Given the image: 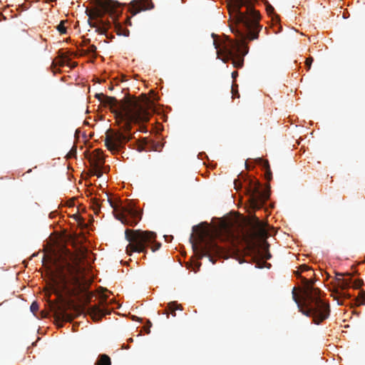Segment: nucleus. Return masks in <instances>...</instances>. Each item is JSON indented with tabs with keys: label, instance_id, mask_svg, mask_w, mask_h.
<instances>
[{
	"label": "nucleus",
	"instance_id": "obj_1",
	"mask_svg": "<svg viewBox=\"0 0 365 365\" xmlns=\"http://www.w3.org/2000/svg\"><path fill=\"white\" fill-rule=\"evenodd\" d=\"M257 0H230L228 11L230 18L235 21V28H231L232 33L240 38V41L227 39L220 45L214 42L217 53L225 63L231 60L234 67L242 68L244 56L248 53V47L245 45V40L252 41L258 38L262 29L259 25L260 14L254 9Z\"/></svg>",
	"mask_w": 365,
	"mask_h": 365
},
{
	"label": "nucleus",
	"instance_id": "obj_2",
	"mask_svg": "<svg viewBox=\"0 0 365 365\" xmlns=\"http://www.w3.org/2000/svg\"><path fill=\"white\" fill-rule=\"evenodd\" d=\"M96 98L106 107H109L115 113L116 120L120 125L123 132H113L109 130L105 139L106 148L113 153H118L126 143L133 138L129 134L132 123L140 124L149 121L151 115L148 110L150 100L144 97L143 100L126 96L123 100L118 101L115 97L108 96L103 93L96 94Z\"/></svg>",
	"mask_w": 365,
	"mask_h": 365
},
{
	"label": "nucleus",
	"instance_id": "obj_3",
	"mask_svg": "<svg viewBox=\"0 0 365 365\" xmlns=\"http://www.w3.org/2000/svg\"><path fill=\"white\" fill-rule=\"evenodd\" d=\"M82 255V257H72V262L63 259L55 263L51 289L58 298H62V292L71 297H79L87 306L93 294L88 290L89 282L85 277V268L81 265L86 256L84 253Z\"/></svg>",
	"mask_w": 365,
	"mask_h": 365
},
{
	"label": "nucleus",
	"instance_id": "obj_4",
	"mask_svg": "<svg viewBox=\"0 0 365 365\" xmlns=\"http://www.w3.org/2000/svg\"><path fill=\"white\" fill-rule=\"evenodd\" d=\"M304 285L302 302L298 296L296 288L292 289L293 300L297 304L299 311L307 317H311L316 324L327 319L329 316V304L321 299L320 290L314 287V279L301 277Z\"/></svg>",
	"mask_w": 365,
	"mask_h": 365
},
{
	"label": "nucleus",
	"instance_id": "obj_5",
	"mask_svg": "<svg viewBox=\"0 0 365 365\" xmlns=\"http://www.w3.org/2000/svg\"><path fill=\"white\" fill-rule=\"evenodd\" d=\"M86 14L88 16V24L95 28L98 34H106L113 24L118 35L128 36L129 30L115 23L119 11L116 3L112 0H98L96 6L86 11Z\"/></svg>",
	"mask_w": 365,
	"mask_h": 365
},
{
	"label": "nucleus",
	"instance_id": "obj_6",
	"mask_svg": "<svg viewBox=\"0 0 365 365\" xmlns=\"http://www.w3.org/2000/svg\"><path fill=\"white\" fill-rule=\"evenodd\" d=\"M125 237L129 242L126 247V253L129 255L133 252H145L146 247L153 243H155L151 247L153 252L161 246L160 243L156 242V234L152 231L126 229Z\"/></svg>",
	"mask_w": 365,
	"mask_h": 365
},
{
	"label": "nucleus",
	"instance_id": "obj_7",
	"mask_svg": "<svg viewBox=\"0 0 365 365\" xmlns=\"http://www.w3.org/2000/svg\"><path fill=\"white\" fill-rule=\"evenodd\" d=\"M217 238L209 237L205 239L201 237V242L199 246L198 252L201 255L200 257L207 256L210 259L215 263L213 257H222L225 255L227 247L218 244L220 242H227L232 240L234 236L228 228H225L217 233Z\"/></svg>",
	"mask_w": 365,
	"mask_h": 365
},
{
	"label": "nucleus",
	"instance_id": "obj_8",
	"mask_svg": "<svg viewBox=\"0 0 365 365\" xmlns=\"http://www.w3.org/2000/svg\"><path fill=\"white\" fill-rule=\"evenodd\" d=\"M107 202L113 208L115 217L123 225L134 227L141 220L142 213L134 207H123L114 202L108 194H106Z\"/></svg>",
	"mask_w": 365,
	"mask_h": 365
},
{
	"label": "nucleus",
	"instance_id": "obj_9",
	"mask_svg": "<svg viewBox=\"0 0 365 365\" xmlns=\"http://www.w3.org/2000/svg\"><path fill=\"white\" fill-rule=\"evenodd\" d=\"M267 237L268 233L265 224L257 217H255L250 227L242 233L243 240L247 247L250 250H255L257 248V240H264Z\"/></svg>",
	"mask_w": 365,
	"mask_h": 365
},
{
	"label": "nucleus",
	"instance_id": "obj_10",
	"mask_svg": "<svg viewBox=\"0 0 365 365\" xmlns=\"http://www.w3.org/2000/svg\"><path fill=\"white\" fill-rule=\"evenodd\" d=\"M51 309L53 312L54 317L58 321L71 322L77 314L68 312L69 309H76L70 302H63L61 304H56L50 302Z\"/></svg>",
	"mask_w": 365,
	"mask_h": 365
},
{
	"label": "nucleus",
	"instance_id": "obj_11",
	"mask_svg": "<svg viewBox=\"0 0 365 365\" xmlns=\"http://www.w3.org/2000/svg\"><path fill=\"white\" fill-rule=\"evenodd\" d=\"M250 202L255 209H259L269 197L268 191L262 190L259 183H255L250 190Z\"/></svg>",
	"mask_w": 365,
	"mask_h": 365
},
{
	"label": "nucleus",
	"instance_id": "obj_12",
	"mask_svg": "<svg viewBox=\"0 0 365 365\" xmlns=\"http://www.w3.org/2000/svg\"><path fill=\"white\" fill-rule=\"evenodd\" d=\"M90 162L93 169V174L97 177L102 175L101 167L104 164V157L101 150L96 149L90 158Z\"/></svg>",
	"mask_w": 365,
	"mask_h": 365
},
{
	"label": "nucleus",
	"instance_id": "obj_13",
	"mask_svg": "<svg viewBox=\"0 0 365 365\" xmlns=\"http://www.w3.org/2000/svg\"><path fill=\"white\" fill-rule=\"evenodd\" d=\"M154 7L150 0H133L130 3V12L133 16L142 11L149 10Z\"/></svg>",
	"mask_w": 365,
	"mask_h": 365
},
{
	"label": "nucleus",
	"instance_id": "obj_14",
	"mask_svg": "<svg viewBox=\"0 0 365 365\" xmlns=\"http://www.w3.org/2000/svg\"><path fill=\"white\" fill-rule=\"evenodd\" d=\"M352 283L351 278L344 279V278H337V289H341V291H335V293L339 296V297L346 298L349 299L351 297V294L344 292V289H346L351 287Z\"/></svg>",
	"mask_w": 365,
	"mask_h": 365
},
{
	"label": "nucleus",
	"instance_id": "obj_15",
	"mask_svg": "<svg viewBox=\"0 0 365 365\" xmlns=\"http://www.w3.org/2000/svg\"><path fill=\"white\" fill-rule=\"evenodd\" d=\"M87 312L95 322H99L103 317L108 314V312L101 309L99 305L97 304L88 307Z\"/></svg>",
	"mask_w": 365,
	"mask_h": 365
},
{
	"label": "nucleus",
	"instance_id": "obj_16",
	"mask_svg": "<svg viewBox=\"0 0 365 365\" xmlns=\"http://www.w3.org/2000/svg\"><path fill=\"white\" fill-rule=\"evenodd\" d=\"M104 202V199L101 201L97 197H93L91 199V208L96 215H98L100 212L101 208L103 206V203Z\"/></svg>",
	"mask_w": 365,
	"mask_h": 365
},
{
	"label": "nucleus",
	"instance_id": "obj_17",
	"mask_svg": "<svg viewBox=\"0 0 365 365\" xmlns=\"http://www.w3.org/2000/svg\"><path fill=\"white\" fill-rule=\"evenodd\" d=\"M96 365H111L110 358L106 354H101L96 361Z\"/></svg>",
	"mask_w": 365,
	"mask_h": 365
},
{
	"label": "nucleus",
	"instance_id": "obj_18",
	"mask_svg": "<svg viewBox=\"0 0 365 365\" xmlns=\"http://www.w3.org/2000/svg\"><path fill=\"white\" fill-rule=\"evenodd\" d=\"M168 310L166 311V314L168 316V312L173 316L175 317V311L177 309H181V306L177 304L175 302H170L168 304Z\"/></svg>",
	"mask_w": 365,
	"mask_h": 365
},
{
	"label": "nucleus",
	"instance_id": "obj_19",
	"mask_svg": "<svg viewBox=\"0 0 365 365\" xmlns=\"http://www.w3.org/2000/svg\"><path fill=\"white\" fill-rule=\"evenodd\" d=\"M65 21H61L57 26L56 29L61 34H65L67 32L66 28L64 26Z\"/></svg>",
	"mask_w": 365,
	"mask_h": 365
},
{
	"label": "nucleus",
	"instance_id": "obj_20",
	"mask_svg": "<svg viewBox=\"0 0 365 365\" xmlns=\"http://www.w3.org/2000/svg\"><path fill=\"white\" fill-rule=\"evenodd\" d=\"M356 300L359 302V305H365V292L364 291L359 292Z\"/></svg>",
	"mask_w": 365,
	"mask_h": 365
},
{
	"label": "nucleus",
	"instance_id": "obj_21",
	"mask_svg": "<svg viewBox=\"0 0 365 365\" xmlns=\"http://www.w3.org/2000/svg\"><path fill=\"white\" fill-rule=\"evenodd\" d=\"M363 284H364L363 280L360 279H358L354 280L352 282V287L354 289H359V288H360L363 285Z\"/></svg>",
	"mask_w": 365,
	"mask_h": 365
},
{
	"label": "nucleus",
	"instance_id": "obj_22",
	"mask_svg": "<svg viewBox=\"0 0 365 365\" xmlns=\"http://www.w3.org/2000/svg\"><path fill=\"white\" fill-rule=\"evenodd\" d=\"M258 163L264 168V170L268 169V168H270L269 161L267 160H263L262 158H259L258 160Z\"/></svg>",
	"mask_w": 365,
	"mask_h": 365
},
{
	"label": "nucleus",
	"instance_id": "obj_23",
	"mask_svg": "<svg viewBox=\"0 0 365 365\" xmlns=\"http://www.w3.org/2000/svg\"><path fill=\"white\" fill-rule=\"evenodd\" d=\"M96 50H97V48L95 45H90L88 47L87 50L86 51V53L95 54L96 52Z\"/></svg>",
	"mask_w": 365,
	"mask_h": 365
},
{
	"label": "nucleus",
	"instance_id": "obj_24",
	"mask_svg": "<svg viewBox=\"0 0 365 365\" xmlns=\"http://www.w3.org/2000/svg\"><path fill=\"white\" fill-rule=\"evenodd\" d=\"M264 176L267 181H270L272 180V173L270 168H268V169L265 170Z\"/></svg>",
	"mask_w": 365,
	"mask_h": 365
},
{
	"label": "nucleus",
	"instance_id": "obj_25",
	"mask_svg": "<svg viewBox=\"0 0 365 365\" xmlns=\"http://www.w3.org/2000/svg\"><path fill=\"white\" fill-rule=\"evenodd\" d=\"M264 245L266 247H265V254H264V257L266 259H269L271 257H272V255L271 254L268 252V247H269V245L267 242H264Z\"/></svg>",
	"mask_w": 365,
	"mask_h": 365
},
{
	"label": "nucleus",
	"instance_id": "obj_26",
	"mask_svg": "<svg viewBox=\"0 0 365 365\" xmlns=\"http://www.w3.org/2000/svg\"><path fill=\"white\" fill-rule=\"evenodd\" d=\"M38 304L36 302H34L30 307V309L34 314H35L38 310Z\"/></svg>",
	"mask_w": 365,
	"mask_h": 365
},
{
	"label": "nucleus",
	"instance_id": "obj_27",
	"mask_svg": "<svg viewBox=\"0 0 365 365\" xmlns=\"http://www.w3.org/2000/svg\"><path fill=\"white\" fill-rule=\"evenodd\" d=\"M163 145L160 143H153L152 149L155 151H160Z\"/></svg>",
	"mask_w": 365,
	"mask_h": 365
},
{
	"label": "nucleus",
	"instance_id": "obj_28",
	"mask_svg": "<svg viewBox=\"0 0 365 365\" xmlns=\"http://www.w3.org/2000/svg\"><path fill=\"white\" fill-rule=\"evenodd\" d=\"M314 59L312 57L309 56L308 57L305 61V66H307V69L309 70L312 66V63L313 62Z\"/></svg>",
	"mask_w": 365,
	"mask_h": 365
},
{
	"label": "nucleus",
	"instance_id": "obj_29",
	"mask_svg": "<svg viewBox=\"0 0 365 365\" xmlns=\"http://www.w3.org/2000/svg\"><path fill=\"white\" fill-rule=\"evenodd\" d=\"M344 276H349V277H351L352 274H351L349 272H346V273H336V281L337 282V278H343V277Z\"/></svg>",
	"mask_w": 365,
	"mask_h": 365
},
{
	"label": "nucleus",
	"instance_id": "obj_30",
	"mask_svg": "<svg viewBox=\"0 0 365 365\" xmlns=\"http://www.w3.org/2000/svg\"><path fill=\"white\" fill-rule=\"evenodd\" d=\"M232 96L233 97H237L239 98L240 97V94L238 93V91L237 89L235 88L234 86L232 87Z\"/></svg>",
	"mask_w": 365,
	"mask_h": 365
},
{
	"label": "nucleus",
	"instance_id": "obj_31",
	"mask_svg": "<svg viewBox=\"0 0 365 365\" xmlns=\"http://www.w3.org/2000/svg\"><path fill=\"white\" fill-rule=\"evenodd\" d=\"M234 185H235V188L236 190H238L241 187V182H240L239 180H234Z\"/></svg>",
	"mask_w": 365,
	"mask_h": 365
},
{
	"label": "nucleus",
	"instance_id": "obj_32",
	"mask_svg": "<svg viewBox=\"0 0 365 365\" xmlns=\"http://www.w3.org/2000/svg\"><path fill=\"white\" fill-rule=\"evenodd\" d=\"M301 272H305L310 269V267L306 264H302L300 266Z\"/></svg>",
	"mask_w": 365,
	"mask_h": 365
},
{
	"label": "nucleus",
	"instance_id": "obj_33",
	"mask_svg": "<svg viewBox=\"0 0 365 365\" xmlns=\"http://www.w3.org/2000/svg\"><path fill=\"white\" fill-rule=\"evenodd\" d=\"M267 11L269 14L274 13V8L269 5L267 7Z\"/></svg>",
	"mask_w": 365,
	"mask_h": 365
},
{
	"label": "nucleus",
	"instance_id": "obj_34",
	"mask_svg": "<svg viewBox=\"0 0 365 365\" xmlns=\"http://www.w3.org/2000/svg\"><path fill=\"white\" fill-rule=\"evenodd\" d=\"M139 130L140 132H143V133H146L147 132V129H146V127L144 126V125H140V128H139Z\"/></svg>",
	"mask_w": 365,
	"mask_h": 365
},
{
	"label": "nucleus",
	"instance_id": "obj_35",
	"mask_svg": "<svg viewBox=\"0 0 365 365\" xmlns=\"http://www.w3.org/2000/svg\"><path fill=\"white\" fill-rule=\"evenodd\" d=\"M237 76H238V73H237V71H233V72L232 73V78L233 79H235V78H237Z\"/></svg>",
	"mask_w": 365,
	"mask_h": 365
},
{
	"label": "nucleus",
	"instance_id": "obj_36",
	"mask_svg": "<svg viewBox=\"0 0 365 365\" xmlns=\"http://www.w3.org/2000/svg\"><path fill=\"white\" fill-rule=\"evenodd\" d=\"M138 151H143V150H146V148L143 147V145H139L138 146Z\"/></svg>",
	"mask_w": 365,
	"mask_h": 365
},
{
	"label": "nucleus",
	"instance_id": "obj_37",
	"mask_svg": "<svg viewBox=\"0 0 365 365\" xmlns=\"http://www.w3.org/2000/svg\"><path fill=\"white\" fill-rule=\"evenodd\" d=\"M126 23H127V24H128V25L131 26L130 19V18H129V17H128V18H127V19H126Z\"/></svg>",
	"mask_w": 365,
	"mask_h": 365
},
{
	"label": "nucleus",
	"instance_id": "obj_38",
	"mask_svg": "<svg viewBox=\"0 0 365 365\" xmlns=\"http://www.w3.org/2000/svg\"><path fill=\"white\" fill-rule=\"evenodd\" d=\"M296 276L299 277L300 278L302 277V276H300V274L298 272H296Z\"/></svg>",
	"mask_w": 365,
	"mask_h": 365
},
{
	"label": "nucleus",
	"instance_id": "obj_39",
	"mask_svg": "<svg viewBox=\"0 0 365 365\" xmlns=\"http://www.w3.org/2000/svg\"><path fill=\"white\" fill-rule=\"evenodd\" d=\"M49 2H54L56 1V0H48Z\"/></svg>",
	"mask_w": 365,
	"mask_h": 365
},
{
	"label": "nucleus",
	"instance_id": "obj_40",
	"mask_svg": "<svg viewBox=\"0 0 365 365\" xmlns=\"http://www.w3.org/2000/svg\"><path fill=\"white\" fill-rule=\"evenodd\" d=\"M192 247H193V249L195 250V249H196V246L193 245H192Z\"/></svg>",
	"mask_w": 365,
	"mask_h": 365
},
{
	"label": "nucleus",
	"instance_id": "obj_41",
	"mask_svg": "<svg viewBox=\"0 0 365 365\" xmlns=\"http://www.w3.org/2000/svg\"><path fill=\"white\" fill-rule=\"evenodd\" d=\"M89 41H90V39H87L84 42L86 43V42H89Z\"/></svg>",
	"mask_w": 365,
	"mask_h": 365
},
{
	"label": "nucleus",
	"instance_id": "obj_42",
	"mask_svg": "<svg viewBox=\"0 0 365 365\" xmlns=\"http://www.w3.org/2000/svg\"><path fill=\"white\" fill-rule=\"evenodd\" d=\"M338 304H341L342 303L338 301Z\"/></svg>",
	"mask_w": 365,
	"mask_h": 365
}]
</instances>
